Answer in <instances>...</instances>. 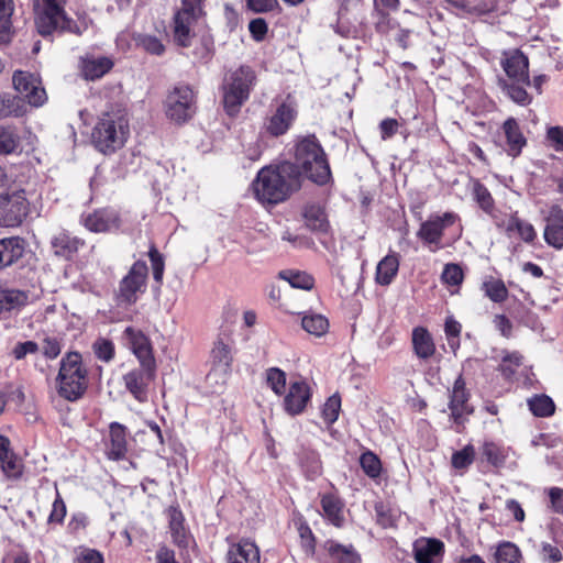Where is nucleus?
I'll return each instance as SVG.
<instances>
[{"label": "nucleus", "instance_id": "obj_1", "mask_svg": "<svg viewBox=\"0 0 563 563\" xmlns=\"http://www.w3.org/2000/svg\"><path fill=\"white\" fill-rule=\"evenodd\" d=\"M300 172L290 162L265 166L252 183L255 197L261 202L277 205L300 188Z\"/></svg>", "mask_w": 563, "mask_h": 563}, {"label": "nucleus", "instance_id": "obj_2", "mask_svg": "<svg viewBox=\"0 0 563 563\" xmlns=\"http://www.w3.org/2000/svg\"><path fill=\"white\" fill-rule=\"evenodd\" d=\"M501 67L506 78H498L501 91L519 106H528L532 97L526 88L530 85L528 57L518 49L504 53Z\"/></svg>", "mask_w": 563, "mask_h": 563}, {"label": "nucleus", "instance_id": "obj_3", "mask_svg": "<svg viewBox=\"0 0 563 563\" xmlns=\"http://www.w3.org/2000/svg\"><path fill=\"white\" fill-rule=\"evenodd\" d=\"M66 0H33L34 20L38 33L48 36L54 33L81 35L87 29L81 26L65 12Z\"/></svg>", "mask_w": 563, "mask_h": 563}, {"label": "nucleus", "instance_id": "obj_4", "mask_svg": "<svg viewBox=\"0 0 563 563\" xmlns=\"http://www.w3.org/2000/svg\"><path fill=\"white\" fill-rule=\"evenodd\" d=\"M297 170L311 181L324 185L331 177L325 154L314 135L302 139L296 146L295 163Z\"/></svg>", "mask_w": 563, "mask_h": 563}, {"label": "nucleus", "instance_id": "obj_5", "mask_svg": "<svg viewBox=\"0 0 563 563\" xmlns=\"http://www.w3.org/2000/svg\"><path fill=\"white\" fill-rule=\"evenodd\" d=\"M257 82L255 70L249 65L228 71L222 84L223 107L229 115H236L249 100Z\"/></svg>", "mask_w": 563, "mask_h": 563}, {"label": "nucleus", "instance_id": "obj_6", "mask_svg": "<svg viewBox=\"0 0 563 563\" xmlns=\"http://www.w3.org/2000/svg\"><path fill=\"white\" fill-rule=\"evenodd\" d=\"M129 121L121 112L103 113L91 134L95 147L103 153L110 154L121 148L129 136Z\"/></svg>", "mask_w": 563, "mask_h": 563}, {"label": "nucleus", "instance_id": "obj_7", "mask_svg": "<svg viewBox=\"0 0 563 563\" xmlns=\"http://www.w3.org/2000/svg\"><path fill=\"white\" fill-rule=\"evenodd\" d=\"M57 393L68 401H76L82 397L88 387V372L77 352L67 353L60 361L56 378Z\"/></svg>", "mask_w": 563, "mask_h": 563}, {"label": "nucleus", "instance_id": "obj_8", "mask_svg": "<svg viewBox=\"0 0 563 563\" xmlns=\"http://www.w3.org/2000/svg\"><path fill=\"white\" fill-rule=\"evenodd\" d=\"M147 275L148 268L146 263L144 261H136L119 284L115 294L118 305H134L139 299V295L143 294L146 289Z\"/></svg>", "mask_w": 563, "mask_h": 563}, {"label": "nucleus", "instance_id": "obj_9", "mask_svg": "<svg viewBox=\"0 0 563 563\" xmlns=\"http://www.w3.org/2000/svg\"><path fill=\"white\" fill-rule=\"evenodd\" d=\"M196 111V98L194 90L188 85L175 86L166 97V115L176 123L189 120Z\"/></svg>", "mask_w": 563, "mask_h": 563}, {"label": "nucleus", "instance_id": "obj_10", "mask_svg": "<svg viewBox=\"0 0 563 563\" xmlns=\"http://www.w3.org/2000/svg\"><path fill=\"white\" fill-rule=\"evenodd\" d=\"M29 213V202L24 190L0 195V227L20 225Z\"/></svg>", "mask_w": 563, "mask_h": 563}, {"label": "nucleus", "instance_id": "obj_11", "mask_svg": "<svg viewBox=\"0 0 563 563\" xmlns=\"http://www.w3.org/2000/svg\"><path fill=\"white\" fill-rule=\"evenodd\" d=\"M457 221H460V217L453 211H448L442 214L431 213L428 219L420 224L417 231V238L424 244L441 249L444 230L454 225Z\"/></svg>", "mask_w": 563, "mask_h": 563}, {"label": "nucleus", "instance_id": "obj_12", "mask_svg": "<svg viewBox=\"0 0 563 563\" xmlns=\"http://www.w3.org/2000/svg\"><path fill=\"white\" fill-rule=\"evenodd\" d=\"M232 362V340L229 336H219L211 350V369L208 379L224 384L231 373Z\"/></svg>", "mask_w": 563, "mask_h": 563}, {"label": "nucleus", "instance_id": "obj_13", "mask_svg": "<svg viewBox=\"0 0 563 563\" xmlns=\"http://www.w3.org/2000/svg\"><path fill=\"white\" fill-rule=\"evenodd\" d=\"M15 90L33 107H41L47 100L41 78L32 73L16 70L13 74Z\"/></svg>", "mask_w": 563, "mask_h": 563}, {"label": "nucleus", "instance_id": "obj_14", "mask_svg": "<svg viewBox=\"0 0 563 563\" xmlns=\"http://www.w3.org/2000/svg\"><path fill=\"white\" fill-rule=\"evenodd\" d=\"M121 222L120 213L112 208H100L80 216V223L93 233L117 231Z\"/></svg>", "mask_w": 563, "mask_h": 563}, {"label": "nucleus", "instance_id": "obj_15", "mask_svg": "<svg viewBox=\"0 0 563 563\" xmlns=\"http://www.w3.org/2000/svg\"><path fill=\"white\" fill-rule=\"evenodd\" d=\"M156 365L140 366L123 376L125 388L140 402L147 399V386L155 377Z\"/></svg>", "mask_w": 563, "mask_h": 563}, {"label": "nucleus", "instance_id": "obj_16", "mask_svg": "<svg viewBox=\"0 0 563 563\" xmlns=\"http://www.w3.org/2000/svg\"><path fill=\"white\" fill-rule=\"evenodd\" d=\"M468 398L470 394L466 390L465 380L460 375L453 384L449 404L451 418L457 426L463 424L465 417L473 412L472 407L468 405Z\"/></svg>", "mask_w": 563, "mask_h": 563}, {"label": "nucleus", "instance_id": "obj_17", "mask_svg": "<svg viewBox=\"0 0 563 563\" xmlns=\"http://www.w3.org/2000/svg\"><path fill=\"white\" fill-rule=\"evenodd\" d=\"M123 339L142 366L156 365L151 341L141 330L128 327Z\"/></svg>", "mask_w": 563, "mask_h": 563}, {"label": "nucleus", "instance_id": "obj_18", "mask_svg": "<svg viewBox=\"0 0 563 563\" xmlns=\"http://www.w3.org/2000/svg\"><path fill=\"white\" fill-rule=\"evenodd\" d=\"M321 549L324 563H362V556L353 544L327 540Z\"/></svg>", "mask_w": 563, "mask_h": 563}, {"label": "nucleus", "instance_id": "obj_19", "mask_svg": "<svg viewBox=\"0 0 563 563\" xmlns=\"http://www.w3.org/2000/svg\"><path fill=\"white\" fill-rule=\"evenodd\" d=\"M311 398V389L305 380H295L284 397V409L290 416L301 413Z\"/></svg>", "mask_w": 563, "mask_h": 563}, {"label": "nucleus", "instance_id": "obj_20", "mask_svg": "<svg viewBox=\"0 0 563 563\" xmlns=\"http://www.w3.org/2000/svg\"><path fill=\"white\" fill-rule=\"evenodd\" d=\"M0 464L8 479H20L24 472L23 461L11 450L10 440L0 434Z\"/></svg>", "mask_w": 563, "mask_h": 563}, {"label": "nucleus", "instance_id": "obj_21", "mask_svg": "<svg viewBox=\"0 0 563 563\" xmlns=\"http://www.w3.org/2000/svg\"><path fill=\"white\" fill-rule=\"evenodd\" d=\"M260 560L257 545L246 539L232 543L227 552V563H260Z\"/></svg>", "mask_w": 563, "mask_h": 563}, {"label": "nucleus", "instance_id": "obj_22", "mask_svg": "<svg viewBox=\"0 0 563 563\" xmlns=\"http://www.w3.org/2000/svg\"><path fill=\"white\" fill-rule=\"evenodd\" d=\"M114 63L107 56L86 55L80 59V70L85 79L97 80L109 73Z\"/></svg>", "mask_w": 563, "mask_h": 563}, {"label": "nucleus", "instance_id": "obj_23", "mask_svg": "<svg viewBox=\"0 0 563 563\" xmlns=\"http://www.w3.org/2000/svg\"><path fill=\"white\" fill-rule=\"evenodd\" d=\"M543 236L549 245L563 249V210L561 208L556 206L551 208Z\"/></svg>", "mask_w": 563, "mask_h": 563}, {"label": "nucleus", "instance_id": "obj_24", "mask_svg": "<svg viewBox=\"0 0 563 563\" xmlns=\"http://www.w3.org/2000/svg\"><path fill=\"white\" fill-rule=\"evenodd\" d=\"M322 517L332 526L342 528L345 523L344 503L335 494L321 496Z\"/></svg>", "mask_w": 563, "mask_h": 563}, {"label": "nucleus", "instance_id": "obj_25", "mask_svg": "<svg viewBox=\"0 0 563 563\" xmlns=\"http://www.w3.org/2000/svg\"><path fill=\"white\" fill-rule=\"evenodd\" d=\"M128 452L126 428L118 422H112L109 427V443L107 444V455L110 460H122Z\"/></svg>", "mask_w": 563, "mask_h": 563}, {"label": "nucleus", "instance_id": "obj_26", "mask_svg": "<svg viewBox=\"0 0 563 563\" xmlns=\"http://www.w3.org/2000/svg\"><path fill=\"white\" fill-rule=\"evenodd\" d=\"M296 118V110L288 103H282L269 118L266 130L274 136L285 134Z\"/></svg>", "mask_w": 563, "mask_h": 563}, {"label": "nucleus", "instance_id": "obj_27", "mask_svg": "<svg viewBox=\"0 0 563 563\" xmlns=\"http://www.w3.org/2000/svg\"><path fill=\"white\" fill-rule=\"evenodd\" d=\"M85 244L84 240L62 230L51 240V246L56 256L70 258Z\"/></svg>", "mask_w": 563, "mask_h": 563}, {"label": "nucleus", "instance_id": "obj_28", "mask_svg": "<svg viewBox=\"0 0 563 563\" xmlns=\"http://www.w3.org/2000/svg\"><path fill=\"white\" fill-rule=\"evenodd\" d=\"M25 241L20 236L0 239V266H11L24 254Z\"/></svg>", "mask_w": 563, "mask_h": 563}, {"label": "nucleus", "instance_id": "obj_29", "mask_svg": "<svg viewBox=\"0 0 563 563\" xmlns=\"http://www.w3.org/2000/svg\"><path fill=\"white\" fill-rule=\"evenodd\" d=\"M198 20L199 19L189 15L181 16L180 14L175 13L173 36L176 44L183 47H188L191 45V41L195 37L194 26Z\"/></svg>", "mask_w": 563, "mask_h": 563}, {"label": "nucleus", "instance_id": "obj_30", "mask_svg": "<svg viewBox=\"0 0 563 563\" xmlns=\"http://www.w3.org/2000/svg\"><path fill=\"white\" fill-rule=\"evenodd\" d=\"M400 264V256L395 252H390L383 257L377 266L375 273V282L380 286H388L397 276Z\"/></svg>", "mask_w": 563, "mask_h": 563}, {"label": "nucleus", "instance_id": "obj_31", "mask_svg": "<svg viewBox=\"0 0 563 563\" xmlns=\"http://www.w3.org/2000/svg\"><path fill=\"white\" fill-rule=\"evenodd\" d=\"M444 544L438 539H419L413 544V554L417 563H433L443 552Z\"/></svg>", "mask_w": 563, "mask_h": 563}, {"label": "nucleus", "instance_id": "obj_32", "mask_svg": "<svg viewBox=\"0 0 563 563\" xmlns=\"http://www.w3.org/2000/svg\"><path fill=\"white\" fill-rule=\"evenodd\" d=\"M412 347L415 354L421 360H428L435 353V344L429 331L423 327L412 330Z\"/></svg>", "mask_w": 563, "mask_h": 563}, {"label": "nucleus", "instance_id": "obj_33", "mask_svg": "<svg viewBox=\"0 0 563 563\" xmlns=\"http://www.w3.org/2000/svg\"><path fill=\"white\" fill-rule=\"evenodd\" d=\"M503 130L507 139V152L509 155L516 157L521 153L522 147L526 145V139L522 135L517 121L509 118L504 122Z\"/></svg>", "mask_w": 563, "mask_h": 563}, {"label": "nucleus", "instance_id": "obj_34", "mask_svg": "<svg viewBox=\"0 0 563 563\" xmlns=\"http://www.w3.org/2000/svg\"><path fill=\"white\" fill-rule=\"evenodd\" d=\"M169 515V530L172 539L179 548H187L190 543V537L184 526V516L177 508H170Z\"/></svg>", "mask_w": 563, "mask_h": 563}, {"label": "nucleus", "instance_id": "obj_35", "mask_svg": "<svg viewBox=\"0 0 563 563\" xmlns=\"http://www.w3.org/2000/svg\"><path fill=\"white\" fill-rule=\"evenodd\" d=\"M448 4L456 10L471 14H485L493 11L496 0H445Z\"/></svg>", "mask_w": 563, "mask_h": 563}, {"label": "nucleus", "instance_id": "obj_36", "mask_svg": "<svg viewBox=\"0 0 563 563\" xmlns=\"http://www.w3.org/2000/svg\"><path fill=\"white\" fill-rule=\"evenodd\" d=\"M26 292L19 289H0V313L19 309L27 302Z\"/></svg>", "mask_w": 563, "mask_h": 563}, {"label": "nucleus", "instance_id": "obj_37", "mask_svg": "<svg viewBox=\"0 0 563 563\" xmlns=\"http://www.w3.org/2000/svg\"><path fill=\"white\" fill-rule=\"evenodd\" d=\"M494 549L495 563H520L522 559L519 547L514 542L501 541Z\"/></svg>", "mask_w": 563, "mask_h": 563}, {"label": "nucleus", "instance_id": "obj_38", "mask_svg": "<svg viewBox=\"0 0 563 563\" xmlns=\"http://www.w3.org/2000/svg\"><path fill=\"white\" fill-rule=\"evenodd\" d=\"M506 231L508 233L516 231L520 239L526 243H532L537 238V232L533 225L518 218L517 213L509 218L506 224Z\"/></svg>", "mask_w": 563, "mask_h": 563}, {"label": "nucleus", "instance_id": "obj_39", "mask_svg": "<svg viewBox=\"0 0 563 563\" xmlns=\"http://www.w3.org/2000/svg\"><path fill=\"white\" fill-rule=\"evenodd\" d=\"M305 221L307 227L317 232H327L329 228V222L327 220L325 213L318 206H310L305 209L303 212Z\"/></svg>", "mask_w": 563, "mask_h": 563}, {"label": "nucleus", "instance_id": "obj_40", "mask_svg": "<svg viewBox=\"0 0 563 563\" xmlns=\"http://www.w3.org/2000/svg\"><path fill=\"white\" fill-rule=\"evenodd\" d=\"M301 325L305 331L317 338L324 335L329 330L328 319L324 316L318 313L303 316Z\"/></svg>", "mask_w": 563, "mask_h": 563}, {"label": "nucleus", "instance_id": "obj_41", "mask_svg": "<svg viewBox=\"0 0 563 563\" xmlns=\"http://www.w3.org/2000/svg\"><path fill=\"white\" fill-rule=\"evenodd\" d=\"M472 195L479 208L487 214H493L495 201L489 190L477 179L472 181Z\"/></svg>", "mask_w": 563, "mask_h": 563}, {"label": "nucleus", "instance_id": "obj_42", "mask_svg": "<svg viewBox=\"0 0 563 563\" xmlns=\"http://www.w3.org/2000/svg\"><path fill=\"white\" fill-rule=\"evenodd\" d=\"M279 277L289 283L292 288L309 290L313 287L314 280L311 275L299 271H282Z\"/></svg>", "mask_w": 563, "mask_h": 563}, {"label": "nucleus", "instance_id": "obj_43", "mask_svg": "<svg viewBox=\"0 0 563 563\" xmlns=\"http://www.w3.org/2000/svg\"><path fill=\"white\" fill-rule=\"evenodd\" d=\"M531 412L537 417H550L554 413L555 405L547 395H537L528 399Z\"/></svg>", "mask_w": 563, "mask_h": 563}, {"label": "nucleus", "instance_id": "obj_44", "mask_svg": "<svg viewBox=\"0 0 563 563\" xmlns=\"http://www.w3.org/2000/svg\"><path fill=\"white\" fill-rule=\"evenodd\" d=\"M20 146V136L15 128L0 126V153H14Z\"/></svg>", "mask_w": 563, "mask_h": 563}, {"label": "nucleus", "instance_id": "obj_45", "mask_svg": "<svg viewBox=\"0 0 563 563\" xmlns=\"http://www.w3.org/2000/svg\"><path fill=\"white\" fill-rule=\"evenodd\" d=\"M485 295L494 302H503L508 297V290L501 279L489 278L483 283Z\"/></svg>", "mask_w": 563, "mask_h": 563}, {"label": "nucleus", "instance_id": "obj_46", "mask_svg": "<svg viewBox=\"0 0 563 563\" xmlns=\"http://www.w3.org/2000/svg\"><path fill=\"white\" fill-rule=\"evenodd\" d=\"M300 464L308 478L310 479L316 478L322 472V465L319 455L313 451L306 452L300 457Z\"/></svg>", "mask_w": 563, "mask_h": 563}, {"label": "nucleus", "instance_id": "obj_47", "mask_svg": "<svg viewBox=\"0 0 563 563\" xmlns=\"http://www.w3.org/2000/svg\"><path fill=\"white\" fill-rule=\"evenodd\" d=\"M482 454L494 466H499L506 461L505 450L494 442H485L482 446Z\"/></svg>", "mask_w": 563, "mask_h": 563}, {"label": "nucleus", "instance_id": "obj_48", "mask_svg": "<svg viewBox=\"0 0 563 563\" xmlns=\"http://www.w3.org/2000/svg\"><path fill=\"white\" fill-rule=\"evenodd\" d=\"M360 463H361L362 470L364 471V473L367 476H369L372 478H376L380 475L382 463H380V460L378 459V456L376 454H374L373 452L367 451V452L363 453L360 457Z\"/></svg>", "mask_w": 563, "mask_h": 563}, {"label": "nucleus", "instance_id": "obj_49", "mask_svg": "<svg viewBox=\"0 0 563 563\" xmlns=\"http://www.w3.org/2000/svg\"><path fill=\"white\" fill-rule=\"evenodd\" d=\"M474 459L475 449L472 444H467L452 454L451 463L455 470H465L474 462Z\"/></svg>", "mask_w": 563, "mask_h": 563}, {"label": "nucleus", "instance_id": "obj_50", "mask_svg": "<svg viewBox=\"0 0 563 563\" xmlns=\"http://www.w3.org/2000/svg\"><path fill=\"white\" fill-rule=\"evenodd\" d=\"M461 331V323L456 321L453 317H448L445 319L444 332L446 335L448 344L453 352H456V350L460 347Z\"/></svg>", "mask_w": 563, "mask_h": 563}, {"label": "nucleus", "instance_id": "obj_51", "mask_svg": "<svg viewBox=\"0 0 563 563\" xmlns=\"http://www.w3.org/2000/svg\"><path fill=\"white\" fill-rule=\"evenodd\" d=\"M341 410V398L338 395H332L324 402L321 415L327 424L334 423Z\"/></svg>", "mask_w": 563, "mask_h": 563}, {"label": "nucleus", "instance_id": "obj_52", "mask_svg": "<svg viewBox=\"0 0 563 563\" xmlns=\"http://www.w3.org/2000/svg\"><path fill=\"white\" fill-rule=\"evenodd\" d=\"M266 382L276 395H283L286 387V373L277 367L266 371Z\"/></svg>", "mask_w": 563, "mask_h": 563}, {"label": "nucleus", "instance_id": "obj_53", "mask_svg": "<svg viewBox=\"0 0 563 563\" xmlns=\"http://www.w3.org/2000/svg\"><path fill=\"white\" fill-rule=\"evenodd\" d=\"M12 12V0H0V42L9 35Z\"/></svg>", "mask_w": 563, "mask_h": 563}, {"label": "nucleus", "instance_id": "obj_54", "mask_svg": "<svg viewBox=\"0 0 563 563\" xmlns=\"http://www.w3.org/2000/svg\"><path fill=\"white\" fill-rule=\"evenodd\" d=\"M297 530L305 552L313 554L316 549V538L308 523L305 520L299 519L297 522Z\"/></svg>", "mask_w": 563, "mask_h": 563}, {"label": "nucleus", "instance_id": "obj_55", "mask_svg": "<svg viewBox=\"0 0 563 563\" xmlns=\"http://www.w3.org/2000/svg\"><path fill=\"white\" fill-rule=\"evenodd\" d=\"M92 350L98 360L102 362H110L114 357V344L112 341L99 338L92 344Z\"/></svg>", "mask_w": 563, "mask_h": 563}, {"label": "nucleus", "instance_id": "obj_56", "mask_svg": "<svg viewBox=\"0 0 563 563\" xmlns=\"http://www.w3.org/2000/svg\"><path fill=\"white\" fill-rule=\"evenodd\" d=\"M148 257L152 264L153 269V278L156 283L162 284L163 276H164V257L158 252V250L155 247V245H152L148 251Z\"/></svg>", "mask_w": 563, "mask_h": 563}, {"label": "nucleus", "instance_id": "obj_57", "mask_svg": "<svg viewBox=\"0 0 563 563\" xmlns=\"http://www.w3.org/2000/svg\"><path fill=\"white\" fill-rule=\"evenodd\" d=\"M137 45H140L144 51L153 55H162L165 52V46L161 42V40L154 35H140L137 37Z\"/></svg>", "mask_w": 563, "mask_h": 563}, {"label": "nucleus", "instance_id": "obj_58", "mask_svg": "<svg viewBox=\"0 0 563 563\" xmlns=\"http://www.w3.org/2000/svg\"><path fill=\"white\" fill-rule=\"evenodd\" d=\"M205 0H181V7L175 13L200 19L203 14Z\"/></svg>", "mask_w": 563, "mask_h": 563}, {"label": "nucleus", "instance_id": "obj_59", "mask_svg": "<svg viewBox=\"0 0 563 563\" xmlns=\"http://www.w3.org/2000/svg\"><path fill=\"white\" fill-rule=\"evenodd\" d=\"M442 280L451 286H459L463 282V271L457 264H446L443 273Z\"/></svg>", "mask_w": 563, "mask_h": 563}, {"label": "nucleus", "instance_id": "obj_60", "mask_svg": "<svg viewBox=\"0 0 563 563\" xmlns=\"http://www.w3.org/2000/svg\"><path fill=\"white\" fill-rule=\"evenodd\" d=\"M541 558L548 563H559L562 561L563 555L558 547L543 542L541 544Z\"/></svg>", "mask_w": 563, "mask_h": 563}, {"label": "nucleus", "instance_id": "obj_61", "mask_svg": "<svg viewBox=\"0 0 563 563\" xmlns=\"http://www.w3.org/2000/svg\"><path fill=\"white\" fill-rule=\"evenodd\" d=\"M548 496L552 511L563 515V488L550 487L548 489Z\"/></svg>", "mask_w": 563, "mask_h": 563}, {"label": "nucleus", "instance_id": "obj_62", "mask_svg": "<svg viewBox=\"0 0 563 563\" xmlns=\"http://www.w3.org/2000/svg\"><path fill=\"white\" fill-rule=\"evenodd\" d=\"M42 351L45 357L54 360L60 354L62 346L56 338L46 336L43 340Z\"/></svg>", "mask_w": 563, "mask_h": 563}, {"label": "nucleus", "instance_id": "obj_63", "mask_svg": "<svg viewBox=\"0 0 563 563\" xmlns=\"http://www.w3.org/2000/svg\"><path fill=\"white\" fill-rule=\"evenodd\" d=\"M547 137L552 147L563 151V128L552 126L548 130Z\"/></svg>", "mask_w": 563, "mask_h": 563}, {"label": "nucleus", "instance_id": "obj_64", "mask_svg": "<svg viewBox=\"0 0 563 563\" xmlns=\"http://www.w3.org/2000/svg\"><path fill=\"white\" fill-rule=\"evenodd\" d=\"M76 562L77 563H103V556L97 550L86 549L78 554Z\"/></svg>", "mask_w": 563, "mask_h": 563}]
</instances>
